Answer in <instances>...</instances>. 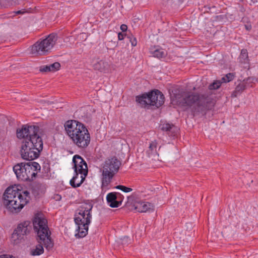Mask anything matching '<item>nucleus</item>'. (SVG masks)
I'll use <instances>...</instances> for the list:
<instances>
[{"mask_svg": "<svg viewBox=\"0 0 258 258\" xmlns=\"http://www.w3.org/2000/svg\"><path fill=\"white\" fill-rule=\"evenodd\" d=\"M39 131L38 126L27 124L17 130V137L24 139L20 150L23 159L32 161L39 157L43 146L42 139L38 135Z\"/></svg>", "mask_w": 258, "mask_h": 258, "instance_id": "1", "label": "nucleus"}, {"mask_svg": "<svg viewBox=\"0 0 258 258\" xmlns=\"http://www.w3.org/2000/svg\"><path fill=\"white\" fill-rule=\"evenodd\" d=\"M183 98L179 101V105L185 108H191L194 115L205 114L207 110L211 109L214 105V100L209 96L185 92Z\"/></svg>", "mask_w": 258, "mask_h": 258, "instance_id": "2", "label": "nucleus"}, {"mask_svg": "<svg viewBox=\"0 0 258 258\" xmlns=\"http://www.w3.org/2000/svg\"><path fill=\"white\" fill-rule=\"evenodd\" d=\"M64 127L67 135L79 148H87L90 143V136L86 126L75 120L67 121Z\"/></svg>", "mask_w": 258, "mask_h": 258, "instance_id": "3", "label": "nucleus"}, {"mask_svg": "<svg viewBox=\"0 0 258 258\" xmlns=\"http://www.w3.org/2000/svg\"><path fill=\"white\" fill-rule=\"evenodd\" d=\"M4 203L7 209L13 213H18L30 199V192L19 189L17 187H9L4 195Z\"/></svg>", "mask_w": 258, "mask_h": 258, "instance_id": "4", "label": "nucleus"}, {"mask_svg": "<svg viewBox=\"0 0 258 258\" xmlns=\"http://www.w3.org/2000/svg\"><path fill=\"white\" fill-rule=\"evenodd\" d=\"M93 205L90 202L82 203L76 210L74 221L77 226L76 236L80 238L85 237L88 233L89 225L92 219L91 212Z\"/></svg>", "mask_w": 258, "mask_h": 258, "instance_id": "5", "label": "nucleus"}, {"mask_svg": "<svg viewBox=\"0 0 258 258\" xmlns=\"http://www.w3.org/2000/svg\"><path fill=\"white\" fill-rule=\"evenodd\" d=\"M34 230L37 233L38 238L43 242L44 246L50 250L53 246L51 238V232L47 225V220L39 215H36L33 220Z\"/></svg>", "mask_w": 258, "mask_h": 258, "instance_id": "6", "label": "nucleus"}, {"mask_svg": "<svg viewBox=\"0 0 258 258\" xmlns=\"http://www.w3.org/2000/svg\"><path fill=\"white\" fill-rule=\"evenodd\" d=\"M41 169L40 165L36 162L20 163L15 165L13 170L17 178L22 181H32Z\"/></svg>", "mask_w": 258, "mask_h": 258, "instance_id": "7", "label": "nucleus"}, {"mask_svg": "<svg viewBox=\"0 0 258 258\" xmlns=\"http://www.w3.org/2000/svg\"><path fill=\"white\" fill-rule=\"evenodd\" d=\"M136 100L142 106H146L149 105L158 108L164 103L165 98L161 91L155 90L148 93H144L141 96H137Z\"/></svg>", "mask_w": 258, "mask_h": 258, "instance_id": "8", "label": "nucleus"}, {"mask_svg": "<svg viewBox=\"0 0 258 258\" xmlns=\"http://www.w3.org/2000/svg\"><path fill=\"white\" fill-rule=\"evenodd\" d=\"M57 39L56 34L52 33L46 38L36 42L31 47V51L33 54L44 55L54 46Z\"/></svg>", "mask_w": 258, "mask_h": 258, "instance_id": "9", "label": "nucleus"}, {"mask_svg": "<svg viewBox=\"0 0 258 258\" xmlns=\"http://www.w3.org/2000/svg\"><path fill=\"white\" fill-rule=\"evenodd\" d=\"M31 229V222L29 221L21 222L18 224L17 228L14 231L12 237L15 240L22 239L25 235H27L30 233Z\"/></svg>", "mask_w": 258, "mask_h": 258, "instance_id": "10", "label": "nucleus"}, {"mask_svg": "<svg viewBox=\"0 0 258 258\" xmlns=\"http://www.w3.org/2000/svg\"><path fill=\"white\" fill-rule=\"evenodd\" d=\"M73 162L74 164L75 172L87 175L88 172L87 164L81 156L75 155L73 157Z\"/></svg>", "mask_w": 258, "mask_h": 258, "instance_id": "11", "label": "nucleus"}, {"mask_svg": "<svg viewBox=\"0 0 258 258\" xmlns=\"http://www.w3.org/2000/svg\"><path fill=\"white\" fill-rule=\"evenodd\" d=\"M120 162L115 157L107 159L104 162L102 170L115 174L119 168Z\"/></svg>", "mask_w": 258, "mask_h": 258, "instance_id": "12", "label": "nucleus"}, {"mask_svg": "<svg viewBox=\"0 0 258 258\" xmlns=\"http://www.w3.org/2000/svg\"><path fill=\"white\" fill-rule=\"evenodd\" d=\"M134 207L137 212L140 213L146 212L153 210V205L147 202L136 201L134 203Z\"/></svg>", "mask_w": 258, "mask_h": 258, "instance_id": "13", "label": "nucleus"}, {"mask_svg": "<svg viewBox=\"0 0 258 258\" xmlns=\"http://www.w3.org/2000/svg\"><path fill=\"white\" fill-rule=\"evenodd\" d=\"M115 174L111 173L108 171L102 170L101 178V187L102 189H107L109 184Z\"/></svg>", "mask_w": 258, "mask_h": 258, "instance_id": "14", "label": "nucleus"}, {"mask_svg": "<svg viewBox=\"0 0 258 258\" xmlns=\"http://www.w3.org/2000/svg\"><path fill=\"white\" fill-rule=\"evenodd\" d=\"M80 174L79 173L75 172L74 176L70 181V185L74 188L80 187L84 181L87 175Z\"/></svg>", "mask_w": 258, "mask_h": 258, "instance_id": "15", "label": "nucleus"}, {"mask_svg": "<svg viewBox=\"0 0 258 258\" xmlns=\"http://www.w3.org/2000/svg\"><path fill=\"white\" fill-rule=\"evenodd\" d=\"M116 192H112L107 194L106 201L111 208H117L120 206V201L117 200Z\"/></svg>", "mask_w": 258, "mask_h": 258, "instance_id": "16", "label": "nucleus"}, {"mask_svg": "<svg viewBox=\"0 0 258 258\" xmlns=\"http://www.w3.org/2000/svg\"><path fill=\"white\" fill-rule=\"evenodd\" d=\"M93 68L101 72L106 73L109 69V65L107 61L100 60L93 64Z\"/></svg>", "mask_w": 258, "mask_h": 258, "instance_id": "17", "label": "nucleus"}, {"mask_svg": "<svg viewBox=\"0 0 258 258\" xmlns=\"http://www.w3.org/2000/svg\"><path fill=\"white\" fill-rule=\"evenodd\" d=\"M60 64L58 62H55L50 65L43 66L40 68L41 72H55L59 69Z\"/></svg>", "mask_w": 258, "mask_h": 258, "instance_id": "18", "label": "nucleus"}, {"mask_svg": "<svg viewBox=\"0 0 258 258\" xmlns=\"http://www.w3.org/2000/svg\"><path fill=\"white\" fill-rule=\"evenodd\" d=\"M161 130L167 132L169 136H174L177 131V128L173 124L169 123H164L161 125Z\"/></svg>", "mask_w": 258, "mask_h": 258, "instance_id": "19", "label": "nucleus"}, {"mask_svg": "<svg viewBox=\"0 0 258 258\" xmlns=\"http://www.w3.org/2000/svg\"><path fill=\"white\" fill-rule=\"evenodd\" d=\"M38 242L39 244L37 245L35 248L32 249L31 250V254L32 255H39L42 254L44 252V248L43 247V243L41 241L39 238H37Z\"/></svg>", "mask_w": 258, "mask_h": 258, "instance_id": "20", "label": "nucleus"}, {"mask_svg": "<svg viewBox=\"0 0 258 258\" xmlns=\"http://www.w3.org/2000/svg\"><path fill=\"white\" fill-rule=\"evenodd\" d=\"M157 142L156 141L152 142L149 145V149L147 151L148 156L150 157L151 155H157L159 154L157 151Z\"/></svg>", "mask_w": 258, "mask_h": 258, "instance_id": "21", "label": "nucleus"}, {"mask_svg": "<svg viewBox=\"0 0 258 258\" xmlns=\"http://www.w3.org/2000/svg\"><path fill=\"white\" fill-rule=\"evenodd\" d=\"M246 88L244 82H240L236 87L235 90L233 92L232 96L236 97L238 94L241 93Z\"/></svg>", "mask_w": 258, "mask_h": 258, "instance_id": "22", "label": "nucleus"}, {"mask_svg": "<svg viewBox=\"0 0 258 258\" xmlns=\"http://www.w3.org/2000/svg\"><path fill=\"white\" fill-rule=\"evenodd\" d=\"M238 59L239 62L242 63H246L248 62V57L247 51L246 49H243L241 50Z\"/></svg>", "mask_w": 258, "mask_h": 258, "instance_id": "23", "label": "nucleus"}, {"mask_svg": "<svg viewBox=\"0 0 258 258\" xmlns=\"http://www.w3.org/2000/svg\"><path fill=\"white\" fill-rule=\"evenodd\" d=\"M235 77V74L234 73H228L226 74L224 77L221 79V82L222 83H228L234 79Z\"/></svg>", "mask_w": 258, "mask_h": 258, "instance_id": "24", "label": "nucleus"}, {"mask_svg": "<svg viewBox=\"0 0 258 258\" xmlns=\"http://www.w3.org/2000/svg\"><path fill=\"white\" fill-rule=\"evenodd\" d=\"M152 54L153 56L159 58L163 57L165 55L164 52L162 49H159L154 50Z\"/></svg>", "mask_w": 258, "mask_h": 258, "instance_id": "25", "label": "nucleus"}, {"mask_svg": "<svg viewBox=\"0 0 258 258\" xmlns=\"http://www.w3.org/2000/svg\"><path fill=\"white\" fill-rule=\"evenodd\" d=\"M222 82L221 81H215L209 86L210 90H216L220 88Z\"/></svg>", "mask_w": 258, "mask_h": 258, "instance_id": "26", "label": "nucleus"}, {"mask_svg": "<svg viewBox=\"0 0 258 258\" xmlns=\"http://www.w3.org/2000/svg\"><path fill=\"white\" fill-rule=\"evenodd\" d=\"M115 188L120 189L124 192H128L133 190L132 188L121 185H117L115 187Z\"/></svg>", "mask_w": 258, "mask_h": 258, "instance_id": "27", "label": "nucleus"}, {"mask_svg": "<svg viewBox=\"0 0 258 258\" xmlns=\"http://www.w3.org/2000/svg\"><path fill=\"white\" fill-rule=\"evenodd\" d=\"M127 38L129 39L130 41L131 42L132 45L133 46H135L137 44V41L136 38L134 37H127Z\"/></svg>", "mask_w": 258, "mask_h": 258, "instance_id": "28", "label": "nucleus"}, {"mask_svg": "<svg viewBox=\"0 0 258 258\" xmlns=\"http://www.w3.org/2000/svg\"><path fill=\"white\" fill-rule=\"evenodd\" d=\"M116 196H117V200L120 201V205L123 199V196L119 192H116Z\"/></svg>", "mask_w": 258, "mask_h": 258, "instance_id": "29", "label": "nucleus"}, {"mask_svg": "<svg viewBox=\"0 0 258 258\" xmlns=\"http://www.w3.org/2000/svg\"><path fill=\"white\" fill-rule=\"evenodd\" d=\"M122 242V243L123 244L127 243L130 240L128 239V237L124 236L123 238L121 239Z\"/></svg>", "mask_w": 258, "mask_h": 258, "instance_id": "30", "label": "nucleus"}, {"mask_svg": "<svg viewBox=\"0 0 258 258\" xmlns=\"http://www.w3.org/2000/svg\"><path fill=\"white\" fill-rule=\"evenodd\" d=\"M0 258H15L12 255L9 254H2L0 255Z\"/></svg>", "mask_w": 258, "mask_h": 258, "instance_id": "31", "label": "nucleus"}, {"mask_svg": "<svg viewBox=\"0 0 258 258\" xmlns=\"http://www.w3.org/2000/svg\"><path fill=\"white\" fill-rule=\"evenodd\" d=\"M127 27L126 25L125 24H122L121 26H120V29L122 30V31L123 32L126 31L127 30Z\"/></svg>", "mask_w": 258, "mask_h": 258, "instance_id": "32", "label": "nucleus"}, {"mask_svg": "<svg viewBox=\"0 0 258 258\" xmlns=\"http://www.w3.org/2000/svg\"><path fill=\"white\" fill-rule=\"evenodd\" d=\"M118 39L119 40H123L124 39V34L122 33H121V32L118 33Z\"/></svg>", "mask_w": 258, "mask_h": 258, "instance_id": "33", "label": "nucleus"}, {"mask_svg": "<svg viewBox=\"0 0 258 258\" xmlns=\"http://www.w3.org/2000/svg\"><path fill=\"white\" fill-rule=\"evenodd\" d=\"M79 36L80 37H82V38H84L85 39H86L87 38V35L85 33H81Z\"/></svg>", "mask_w": 258, "mask_h": 258, "instance_id": "34", "label": "nucleus"}, {"mask_svg": "<svg viewBox=\"0 0 258 258\" xmlns=\"http://www.w3.org/2000/svg\"><path fill=\"white\" fill-rule=\"evenodd\" d=\"M23 13H24V12H22L21 10L18 11L16 12V14H23Z\"/></svg>", "mask_w": 258, "mask_h": 258, "instance_id": "35", "label": "nucleus"}, {"mask_svg": "<svg viewBox=\"0 0 258 258\" xmlns=\"http://www.w3.org/2000/svg\"><path fill=\"white\" fill-rule=\"evenodd\" d=\"M253 4L258 3V0H251Z\"/></svg>", "mask_w": 258, "mask_h": 258, "instance_id": "36", "label": "nucleus"}, {"mask_svg": "<svg viewBox=\"0 0 258 258\" xmlns=\"http://www.w3.org/2000/svg\"><path fill=\"white\" fill-rule=\"evenodd\" d=\"M57 197H58L59 199H61V197H60V196H59V195H57Z\"/></svg>", "mask_w": 258, "mask_h": 258, "instance_id": "37", "label": "nucleus"}, {"mask_svg": "<svg viewBox=\"0 0 258 258\" xmlns=\"http://www.w3.org/2000/svg\"><path fill=\"white\" fill-rule=\"evenodd\" d=\"M245 27H246V29H247V30L249 29V28H248V27L247 26H245Z\"/></svg>", "mask_w": 258, "mask_h": 258, "instance_id": "38", "label": "nucleus"}]
</instances>
